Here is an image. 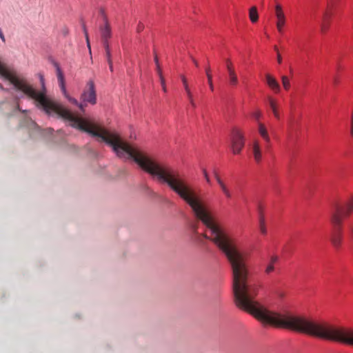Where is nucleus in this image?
Masks as SVG:
<instances>
[{
  "label": "nucleus",
  "instance_id": "obj_1",
  "mask_svg": "<svg viewBox=\"0 0 353 353\" xmlns=\"http://www.w3.org/2000/svg\"><path fill=\"white\" fill-rule=\"evenodd\" d=\"M66 120L70 122L72 127L100 138L112 148L119 157L132 159L145 172L167 183L190 207L195 217L211 232L210 236L206 234L200 236L212 241L225 254L230 265L234 301L239 307L264 323L343 343V327L304 316L281 314L266 309L255 301L260 285L249 280L248 254L241 251L236 241L214 221L202 199L178 172L161 165L141 150L123 141L118 134L79 118L67 109Z\"/></svg>",
  "mask_w": 353,
  "mask_h": 353
},
{
  "label": "nucleus",
  "instance_id": "obj_2",
  "mask_svg": "<svg viewBox=\"0 0 353 353\" xmlns=\"http://www.w3.org/2000/svg\"><path fill=\"white\" fill-rule=\"evenodd\" d=\"M353 212V195L350 196L341 203L335 204L330 214V222L339 227L343 224L344 218Z\"/></svg>",
  "mask_w": 353,
  "mask_h": 353
},
{
  "label": "nucleus",
  "instance_id": "obj_3",
  "mask_svg": "<svg viewBox=\"0 0 353 353\" xmlns=\"http://www.w3.org/2000/svg\"><path fill=\"white\" fill-rule=\"evenodd\" d=\"M231 148L234 154H239L245 145L243 132L239 128L234 127L231 133Z\"/></svg>",
  "mask_w": 353,
  "mask_h": 353
},
{
  "label": "nucleus",
  "instance_id": "obj_4",
  "mask_svg": "<svg viewBox=\"0 0 353 353\" xmlns=\"http://www.w3.org/2000/svg\"><path fill=\"white\" fill-rule=\"evenodd\" d=\"M81 99L83 103H89L92 105L97 103V92L95 85L92 80L88 81L81 95Z\"/></svg>",
  "mask_w": 353,
  "mask_h": 353
},
{
  "label": "nucleus",
  "instance_id": "obj_5",
  "mask_svg": "<svg viewBox=\"0 0 353 353\" xmlns=\"http://www.w3.org/2000/svg\"><path fill=\"white\" fill-rule=\"evenodd\" d=\"M54 65L56 68L57 79L64 96L69 100L70 102L76 105L81 110L83 111L85 105H83L82 103H79L77 99L69 97L68 94L64 83V77L59 64L57 62H54Z\"/></svg>",
  "mask_w": 353,
  "mask_h": 353
},
{
  "label": "nucleus",
  "instance_id": "obj_6",
  "mask_svg": "<svg viewBox=\"0 0 353 353\" xmlns=\"http://www.w3.org/2000/svg\"><path fill=\"white\" fill-rule=\"evenodd\" d=\"M275 16L276 17V28L279 32H282L283 26L285 24L286 17L280 4L275 6Z\"/></svg>",
  "mask_w": 353,
  "mask_h": 353
},
{
  "label": "nucleus",
  "instance_id": "obj_7",
  "mask_svg": "<svg viewBox=\"0 0 353 353\" xmlns=\"http://www.w3.org/2000/svg\"><path fill=\"white\" fill-rule=\"evenodd\" d=\"M331 17V6L328 3L327 9L323 12L322 16V21L321 23V31L322 33H325L328 30Z\"/></svg>",
  "mask_w": 353,
  "mask_h": 353
},
{
  "label": "nucleus",
  "instance_id": "obj_8",
  "mask_svg": "<svg viewBox=\"0 0 353 353\" xmlns=\"http://www.w3.org/2000/svg\"><path fill=\"white\" fill-rule=\"evenodd\" d=\"M334 229L333 234L331 237V241L333 245L336 248H339L342 242V225H340V226L337 227L334 223H332Z\"/></svg>",
  "mask_w": 353,
  "mask_h": 353
},
{
  "label": "nucleus",
  "instance_id": "obj_9",
  "mask_svg": "<svg viewBox=\"0 0 353 353\" xmlns=\"http://www.w3.org/2000/svg\"><path fill=\"white\" fill-rule=\"evenodd\" d=\"M252 151L255 162L259 163L262 160V150L259 140L253 141Z\"/></svg>",
  "mask_w": 353,
  "mask_h": 353
},
{
  "label": "nucleus",
  "instance_id": "obj_10",
  "mask_svg": "<svg viewBox=\"0 0 353 353\" xmlns=\"http://www.w3.org/2000/svg\"><path fill=\"white\" fill-rule=\"evenodd\" d=\"M266 79V83L276 93H278L280 92L281 88L278 83V81L276 80L274 77H273L270 74H267L265 75Z\"/></svg>",
  "mask_w": 353,
  "mask_h": 353
},
{
  "label": "nucleus",
  "instance_id": "obj_11",
  "mask_svg": "<svg viewBox=\"0 0 353 353\" xmlns=\"http://www.w3.org/2000/svg\"><path fill=\"white\" fill-rule=\"evenodd\" d=\"M105 26L100 28L101 39L103 41H108L111 37V29L106 17L104 19Z\"/></svg>",
  "mask_w": 353,
  "mask_h": 353
},
{
  "label": "nucleus",
  "instance_id": "obj_12",
  "mask_svg": "<svg viewBox=\"0 0 353 353\" xmlns=\"http://www.w3.org/2000/svg\"><path fill=\"white\" fill-rule=\"evenodd\" d=\"M258 132L260 136L262 137V139L265 141V143L268 144L270 142V137L268 132V129L266 126L261 123L259 122L258 123Z\"/></svg>",
  "mask_w": 353,
  "mask_h": 353
},
{
  "label": "nucleus",
  "instance_id": "obj_13",
  "mask_svg": "<svg viewBox=\"0 0 353 353\" xmlns=\"http://www.w3.org/2000/svg\"><path fill=\"white\" fill-rule=\"evenodd\" d=\"M269 105L272 111V113L276 119H280V114L278 111L277 103L276 101L272 97H268Z\"/></svg>",
  "mask_w": 353,
  "mask_h": 353
},
{
  "label": "nucleus",
  "instance_id": "obj_14",
  "mask_svg": "<svg viewBox=\"0 0 353 353\" xmlns=\"http://www.w3.org/2000/svg\"><path fill=\"white\" fill-rule=\"evenodd\" d=\"M249 17L252 23H255L259 19V14L256 6H252L249 10Z\"/></svg>",
  "mask_w": 353,
  "mask_h": 353
},
{
  "label": "nucleus",
  "instance_id": "obj_15",
  "mask_svg": "<svg viewBox=\"0 0 353 353\" xmlns=\"http://www.w3.org/2000/svg\"><path fill=\"white\" fill-rule=\"evenodd\" d=\"M181 80L183 84L184 89L185 90L188 99L193 97V94L189 88L186 78L184 76H181Z\"/></svg>",
  "mask_w": 353,
  "mask_h": 353
},
{
  "label": "nucleus",
  "instance_id": "obj_16",
  "mask_svg": "<svg viewBox=\"0 0 353 353\" xmlns=\"http://www.w3.org/2000/svg\"><path fill=\"white\" fill-rule=\"evenodd\" d=\"M222 192L225 195V196L227 199H231L232 198V192L229 190L228 187L226 185V184L224 183L223 184H221L219 185Z\"/></svg>",
  "mask_w": 353,
  "mask_h": 353
},
{
  "label": "nucleus",
  "instance_id": "obj_17",
  "mask_svg": "<svg viewBox=\"0 0 353 353\" xmlns=\"http://www.w3.org/2000/svg\"><path fill=\"white\" fill-rule=\"evenodd\" d=\"M205 73L208 78V82L210 86V88L212 91L214 90V85L212 83V76L211 74V70L210 67H207L205 69Z\"/></svg>",
  "mask_w": 353,
  "mask_h": 353
},
{
  "label": "nucleus",
  "instance_id": "obj_18",
  "mask_svg": "<svg viewBox=\"0 0 353 353\" xmlns=\"http://www.w3.org/2000/svg\"><path fill=\"white\" fill-rule=\"evenodd\" d=\"M228 76L230 85L232 86H236L238 84V78L236 72L229 74Z\"/></svg>",
  "mask_w": 353,
  "mask_h": 353
},
{
  "label": "nucleus",
  "instance_id": "obj_19",
  "mask_svg": "<svg viewBox=\"0 0 353 353\" xmlns=\"http://www.w3.org/2000/svg\"><path fill=\"white\" fill-rule=\"evenodd\" d=\"M282 85L285 90H288L290 88V81L288 77L282 76L281 77Z\"/></svg>",
  "mask_w": 353,
  "mask_h": 353
},
{
  "label": "nucleus",
  "instance_id": "obj_20",
  "mask_svg": "<svg viewBox=\"0 0 353 353\" xmlns=\"http://www.w3.org/2000/svg\"><path fill=\"white\" fill-rule=\"evenodd\" d=\"M259 225H260V231L263 234H265L267 233V230L265 225V219L263 216L260 217L259 219Z\"/></svg>",
  "mask_w": 353,
  "mask_h": 353
},
{
  "label": "nucleus",
  "instance_id": "obj_21",
  "mask_svg": "<svg viewBox=\"0 0 353 353\" xmlns=\"http://www.w3.org/2000/svg\"><path fill=\"white\" fill-rule=\"evenodd\" d=\"M83 32H84V34H85L87 46H88V49H89V50L90 52L91 51V48H90V40H89V37H88V31H87V28H86V26H85V24H83Z\"/></svg>",
  "mask_w": 353,
  "mask_h": 353
},
{
  "label": "nucleus",
  "instance_id": "obj_22",
  "mask_svg": "<svg viewBox=\"0 0 353 353\" xmlns=\"http://www.w3.org/2000/svg\"><path fill=\"white\" fill-rule=\"evenodd\" d=\"M103 46H104V48H105V50L106 58L111 57L110 46H109V44L108 43V41H103Z\"/></svg>",
  "mask_w": 353,
  "mask_h": 353
},
{
  "label": "nucleus",
  "instance_id": "obj_23",
  "mask_svg": "<svg viewBox=\"0 0 353 353\" xmlns=\"http://www.w3.org/2000/svg\"><path fill=\"white\" fill-rule=\"evenodd\" d=\"M227 70H228V75L229 74H231L232 73H235V70L234 69V67L232 65V63L230 62V60H227Z\"/></svg>",
  "mask_w": 353,
  "mask_h": 353
},
{
  "label": "nucleus",
  "instance_id": "obj_24",
  "mask_svg": "<svg viewBox=\"0 0 353 353\" xmlns=\"http://www.w3.org/2000/svg\"><path fill=\"white\" fill-rule=\"evenodd\" d=\"M274 270V264L268 263L265 269V272L266 274H270Z\"/></svg>",
  "mask_w": 353,
  "mask_h": 353
},
{
  "label": "nucleus",
  "instance_id": "obj_25",
  "mask_svg": "<svg viewBox=\"0 0 353 353\" xmlns=\"http://www.w3.org/2000/svg\"><path fill=\"white\" fill-rule=\"evenodd\" d=\"M252 115L255 119V120L259 121L262 117V113H261V110H256L255 111H254L252 112Z\"/></svg>",
  "mask_w": 353,
  "mask_h": 353
},
{
  "label": "nucleus",
  "instance_id": "obj_26",
  "mask_svg": "<svg viewBox=\"0 0 353 353\" xmlns=\"http://www.w3.org/2000/svg\"><path fill=\"white\" fill-rule=\"evenodd\" d=\"M214 178H215L217 183L219 184V185L224 183L223 181L221 179V177L219 176V175L218 174V173L216 172H214Z\"/></svg>",
  "mask_w": 353,
  "mask_h": 353
},
{
  "label": "nucleus",
  "instance_id": "obj_27",
  "mask_svg": "<svg viewBox=\"0 0 353 353\" xmlns=\"http://www.w3.org/2000/svg\"><path fill=\"white\" fill-rule=\"evenodd\" d=\"M160 81H161L163 90L165 92L167 91V89H166V86H165V81L163 77H161V79H160Z\"/></svg>",
  "mask_w": 353,
  "mask_h": 353
},
{
  "label": "nucleus",
  "instance_id": "obj_28",
  "mask_svg": "<svg viewBox=\"0 0 353 353\" xmlns=\"http://www.w3.org/2000/svg\"><path fill=\"white\" fill-rule=\"evenodd\" d=\"M278 256H272L270 259V263L275 264L278 261Z\"/></svg>",
  "mask_w": 353,
  "mask_h": 353
},
{
  "label": "nucleus",
  "instance_id": "obj_29",
  "mask_svg": "<svg viewBox=\"0 0 353 353\" xmlns=\"http://www.w3.org/2000/svg\"><path fill=\"white\" fill-rule=\"evenodd\" d=\"M203 175H204V176H205V179L206 181H207L208 183H210V177H209V176H208V174L207 171H206L205 169H203Z\"/></svg>",
  "mask_w": 353,
  "mask_h": 353
},
{
  "label": "nucleus",
  "instance_id": "obj_30",
  "mask_svg": "<svg viewBox=\"0 0 353 353\" xmlns=\"http://www.w3.org/2000/svg\"><path fill=\"white\" fill-rule=\"evenodd\" d=\"M107 61H108V63L109 65L110 70V71L112 72L113 71V65H112V61L111 57L107 58Z\"/></svg>",
  "mask_w": 353,
  "mask_h": 353
},
{
  "label": "nucleus",
  "instance_id": "obj_31",
  "mask_svg": "<svg viewBox=\"0 0 353 353\" xmlns=\"http://www.w3.org/2000/svg\"><path fill=\"white\" fill-rule=\"evenodd\" d=\"M274 50L277 52V61H278V63H281V61H282V58H281L280 54L278 52V48H277L276 46H274Z\"/></svg>",
  "mask_w": 353,
  "mask_h": 353
},
{
  "label": "nucleus",
  "instance_id": "obj_32",
  "mask_svg": "<svg viewBox=\"0 0 353 353\" xmlns=\"http://www.w3.org/2000/svg\"><path fill=\"white\" fill-rule=\"evenodd\" d=\"M157 71L158 72V74L159 76V78L160 79H161V77H163V74H162V72H161V70L160 68V65H159V63H157Z\"/></svg>",
  "mask_w": 353,
  "mask_h": 353
},
{
  "label": "nucleus",
  "instance_id": "obj_33",
  "mask_svg": "<svg viewBox=\"0 0 353 353\" xmlns=\"http://www.w3.org/2000/svg\"><path fill=\"white\" fill-rule=\"evenodd\" d=\"M188 100H189V102H190V105H192V107L193 108H196V103H195V101L194 100V98L193 97L190 98V99H188Z\"/></svg>",
  "mask_w": 353,
  "mask_h": 353
},
{
  "label": "nucleus",
  "instance_id": "obj_34",
  "mask_svg": "<svg viewBox=\"0 0 353 353\" xmlns=\"http://www.w3.org/2000/svg\"><path fill=\"white\" fill-rule=\"evenodd\" d=\"M144 26L142 23H139V24L138 25V27H137V31L138 32H141V30H143Z\"/></svg>",
  "mask_w": 353,
  "mask_h": 353
},
{
  "label": "nucleus",
  "instance_id": "obj_35",
  "mask_svg": "<svg viewBox=\"0 0 353 353\" xmlns=\"http://www.w3.org/2000/svg\"><path fill=\"white\" fill-rule=\"evenodd\" d=\"M0 38L3 42L6 41L5 36H4L3 33L2 32V31L0 32Z\"/></svg>",
  "mask_w": 353,
  "mask_h": 353
},
{
  "label": "nucleus",
  "instance_id": "obj_36",
  "mask_svg": "<svg viewBox=\"0 0 353 353\" xmlns=\"http://www.w3.org/2000/svg\"><path fill=\"white\" fill-rule=\"evenodd\" d=\"M349 232H350V235L352 238H353V226H350L349 228Z\"/></svg>",
  "mask_w": 353,
  "mask_h": 353
},
{
  "label": "nucleus",
  "instance_id": "obj_37",
  "mask_svg": "<svg viewBox=\"0 0 353 353\" xmlns=\"http://www.w3.org/2000/svg\"><path fill=\"white\" fill-rule=\"evenodd\" d=\"M154 61H155V63H156V65H157V63H159L158 58H157V56H155V57H154Z\"/></svg>",
  "mask_w": 353,
  "mask_h": 353
},
{
  "label": "nucleus",
  "instance_id": "obj_38",
  "mask_svg": "<svg viewBox=\"0 0 353 353\" xmlns=\"http://www.w3.org/2000/svg\"><path fill=\"white\" fill-rule=\"evenodd\" d=\"M193 62H194V63L195 64V65H196V67L199 65L198 62H197V61H196V60L193 59Z\"/></svg>",
  "mask_w": 353,
  "mask_h": 353
},
{
  "label": "nucleus",
  "instance_id": "obj_39",
  "mask_svg": "<svg viewBox=\"0 0 353 353\" xmlns=\"http://www.w3.org/2000/svg\"><path fill=\"white\" fill-rule=\"evenodd\" d=\"M338 82H339L338 79H337L336 78H335V79H334V84H337V83H338Z\"/></svg>",
  "mask_w": 353,
  "mask_h": 353
},
{
  "label": "nucleus",
  "instance_id": "obj_40",
  "mask_svg": "<svg viewBox=\"0 0 353 353\" xmlns=\"http://www.w3.org/2000/svg\"><path fill=\"white\" fill-rule=\"evenodd\" d=\"M1 31V30L0 29V32Z\"/></svg>",
  "mask_w": 353,
  "mask_h": 353
}]
</instances>
